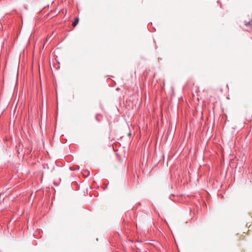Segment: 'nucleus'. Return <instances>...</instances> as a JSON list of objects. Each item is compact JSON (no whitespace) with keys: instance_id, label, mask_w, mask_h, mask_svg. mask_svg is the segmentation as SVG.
Segmentation results:
<instances>
[{"instance_id":"2","label":"nucleus","mask_w":252,"mask_h":252,"mask_svg":"<svg viewBox=\"0 0 252 252\" xmlns=\"http://www.w3.org/2000/svg\"><path fill=\"white\" fill-rule=\"evenodd\" d=\"M247 26H251L252 27V21H249V22L246 24Z\"/></svg>"},{"instance_id":"1","label":"nucleus","mask_w":252,"mask_h":252,"mask_svg":"<svg viewBox=\"0 0 252 252\" xmlns=\"http://www.w3.org/2000/svg\"><path fill=\"white\" fill-rule=\"evenodd\" d=\"M79 18H76L74 21L72 23V25L73 26L75 27L78 24V22H79Z\"/></svg>"},{"instance_id":"3","label":"nucleus","mask_w":252,"mask_h":252,"mask_svg":"<svg viewBox=\"0 0 252 252\" xmlns=\"http://www.w3.org/2000/svg\"><path fill=\"white\" fill-rule=\"evenodd\" d=\"M79 166L77 168H76V169H72V167H70V170H75L79 169Z\"/></svg>"}]
</instances>
